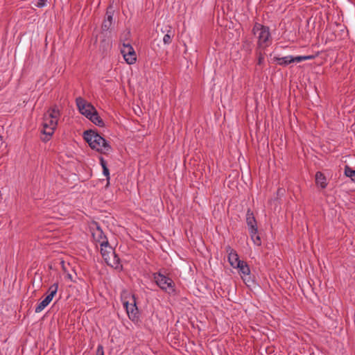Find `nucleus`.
Instances as JSON below:
<instances>
[{"mask_svg": "<svg viewBox=\"0 0 355 355\" xmlns=\"http://www.w3.org/2000/svg\"><path fill=\"white\" fill-rule=\"evenodd\" d=\"M246 223L253 243L256 245L260 246L261 245V240L258 234L257 222L253 212L250 208L248 209L246 212Z\"/></svg>", "mask_w": 355, "mask_h": 355, "instance_id": "obj_1", "label": "nucleus"}, {"mask_svg": "<svg viewBox=\"0 0 355 355\" xmlns=\"http://www.w3.org/2000/svg\"><path fill=\"white\" fill-rule=\"evenodd\" d=\"M153 279L156 284L163 291L168 294L175 293V283L168 277L165 276L161 272L153 273Z\"/></svg>", "mask_w": 355, "mask_h": 355, "instance_id": "obj_2", "label": "nucleus"}, {"mask_svg": "<svg viewBox=\"0 0 355 355\" xmlns=\"http://www.w3.org/2000/svg\"><path fill=\"white\" fill-rule=\"evenodd\" d=\"M101 252L102 257L104 258L108 266L116 270H123V266L121 264V259L111 246H109V251L106 249L101 248Z\"/></svg>", "mask_w": 355, "mask_h": 355, "instance_id": "obj_3", "label": "nucleus"}, {"mask_svg": "<svg viewBox=\"0 0 355 355\" xmlns=\"http://www.w3.org/2000/svg\"><path fill=\"white\" fill-rule=\"evenodd\" d=\"M235 268L239 270V272L241 275L243 282L248 287L255 286L257 284L254 279V276L250 272V269L247 262L241 261Z\"/></svg>", "mask_w": 355, "mask_h": 355, "instance_id": "obj_4", "label": "nucleus"}, {"mask_svg": "<svg viewBox=\"0 0 355 355\" xmlns=\"http://www.w3.org/2000/svg\"><path fill=\"white\" fill-rule=\"evenodd\" d=\"M58 121L53 119L48 118L46 115L43 116V130H42V133L45 136L41 138L42 141L47 142L50 140L56 128Z\"/></svg>", "mask_w": 355, "mask_h": 355, "instance_id": "obj_5", "label": "nucleus"}, {"mask_svg": "<svg viewBox=\"0 0 355 355\" xmlns=\"http://www.w3.org/2000/svg\"><path fill=\"white\" fill-rule=\"evenodd\" d=\"M97 135H101L97 130L89 129L83 132V137L92 149L99 153L101 142V139H98Z\"/></svg>", "mask_w": 355, "mask_h": 355, "instance_id": "obj_6", "label": "nucleus"}, {"mask_svg": "<svg viewBox=\"0 0 355 355\" xmlns=\"http://www.w3.org/2000/svg\"><path fill=\"white\" fill-rule=\"evenodd\" d=\"M58 288V283H54L52 284L48 290V295L46 297L40 302L35 308V312L40 313L43 311L52 301L53 298L55 295Z\"/></svg>", "mask_w": 355, "mask_h": 355, "instance_id": "obj_7", "label": "nucleus"}, {"mask_svg": "<svg viewBox=\"0 0 355 355\" xmlns=\"http://www.w3.org/2000/svg\"><path fill=\"white\" fill-rule=\"evenodd\" d=\"M76 103L80 113L87 118L91 115L93 110H95V107L92 103H88L80 96L76 98Z\"/></svg>", "mask_w": 355, "mask_h": 355, "instance_id": "obj_8", "label": "nucleus"}, {"mask_svg": "<svg viewBox=\"0 0 355 355\" xmlns=\"http://www.w3.org/2000/svg\"><path fill=\"white\" fill-rule=\"evenodd\" d=\"M132 302H124L123 306L126 310L129 318L134 322H138L139 321V317L135 315V313H132L134 310H137L136 299L135 295H132Z\"/></svg>", "mask_w": 355, "mask_h": 355, "instance_id": "obj_9", "label": "nucleus"}, {"mask_svg": "<svg viewBox=\"0 0 355 355\" xmlns=\"http://www.w3.org/2000/svg\"><path fill=\"white\" fill-rule=\"evenodd\" d=\"M226 252L228 253V261L231 266L236 268L242 261L239 259V257L235 250L232 248L230 245L226 247Z\"/></svg>", "mask_w": 355, "mask_h": 355, "instance_id": "obj_10", "label": "nucleus"}, {"mask_svg": "<svg viewBox=\"0 0 355 355\" xmlns=\"http://www.w3.org/2000/svg\"><path fill=\"white\" fill-rule=\"evenodd\" d=\"M161 31L162 33H165L163 37L164 44H170L175 36V31L173 30V27L170 25H167L164 27V28H162Z\"/></svg>", "mask_w": 355, "mask_h": 355, "instance_id": "obj_11", "label": "nucleus"}, {"mask_svg": "<svg viewBox=\"0 0 355 355\" xmlns=\"http://www.w3.org/2000/svg\"><path fill=\"white\" fill-rule=\"evenodd\" d=\"M92 236H93L94 240L96 242L100 243L101 248H109V246H110L109 244L108 240L103 232H99V231L98 232H93Z\"/></svg>", "mask_w": 355, "mask_h": 355, "instance_id": "obj_12", "label": "nucleus"}, {"mask_svg": "<svg viewBox=\"0 0 355 355\" xmlns=\"http://www.w3.org/2000/svg\"><path fill=\"white\" fill-rule=\"evenodd\" d=\"M270 37V29L268 26H265L259 32L258 36L259 45H261L263 43H266Z\"/></svg>", "mask_w": 355, "mask_h": 355, "instance_id": "obj_13", "label": "nucleus"}, {"mask_svg": "<svg viewBox=\"0 0 355 355\" xmlns=\"http://www.w3.org/2000/svg\"><path fill=\"white\" fill-rule=\"evenodd\" d=\"M89 119L94 124L98 127H104L105 123L103 120L99 116L96 109L95 108V110H93V112L91 114V115L87 118Z\"/></svg>", "mask_w": 355, "mask_h": 355, "instance_id": "obj_14", "label": "nucleus"}, {"mask_svg": "<svg viewBox=\"0 0 355 355\" xmlns=\"http://www.w3.org/2000/svg\"><path fill=\"white\" fill-rule=\"evenodd\" d=\"M98 139H101V148H99V153L101 154H107L108 152L112 150V147L110 143L103 138L101 135H97Z\"/></svg>", "mask_w": 355, "mask_h": 355, "instance_id": "obj_15", "label": "nucleus"}, {"mask_svg": "<svg viewBox=\"0 0 355 355\" xmlns=\"http://www.w3.org/2000/svg\"><path fill=\"white\" fill-rule=\"evenodd\" d=\"M44 115H46L48 118L53 119L58 121L60 116V111L56 105L49 108L47 112Z\"/></svg>", "mask_w": 355, "mask_h": 355, "instance_id": "obj_16", "label": "nucleus"}, {"mask_svg": "<svg viewBox=\"0 0 355 355\" xmlns=\"http://www.w3.org/2000/svg\"><path fill=\"white\" fill-rule=\"evenodd\" d=\"M315 183L317 185H319L322 189H325L327 186L326 177L320 171H318L315 173Z\"/></svg>", "mask_w": 355, "mask_h": 355, "instance_id": "obj_17", "label": "nucleus"}, {"mask_svg": "<svg viewBox=\"0 0 355 355\" xmlns=\"http://www.w3.org/2000/svg\"><path fill=\"white\" fill-rule=\"evenodd\" d=\"M273 60L277 61L278 64L283 67H286L289 64L294 62L293 55H288L282 58L274 57Z\"/></svg>", "mask_w": 355, "mask_h": 355, "instance_id": "obj_18", "label": "nucleus"}, {"mask_svg": "<svg viewBox=\"0 0 355 355\" xmlns=\"http://www.w3.org/2000/svg\"><path fill=\"white\" fill-rule=\"evenodd\" d=\"M123 58L128 64H134L137 60V55L134 49L132 48L130 51H127Z\"/></svg>", "mask_w": 355, "mask_h": 355, "instance_id": "obj_19", "label": "nucleus"}, {"mask_svg": "<svg viewBox=\"0 0 355 355\" xmlns=\"http://www.w3.org/2000/svg\"><path fill=\"white\" fill-rule=\"evenodd\" d=\"M114 9L112 5H110L106 10V13L104 19L110 22H113Z\"/></svg>", "mask_w": 355, "mask_h": 355, "instance_id": "obj_20", "label": "nucleus"}, {"mask_svg": "<svg viewBox=\"0 0 355 355\" xmlns=\"http://www.w3.org/2000/svg\"><path fill=\"white\" fill-rule=\"evenodd\" d=\"M344 173L347 177L350 178L351 180L354 182H355V170L354 169H352L350 166H349L348 165H346L345 166Z\"/></svg>", "mask_w": 355, "mask_h": 355, "instance_id": "obj_21", "label": "nucleus"}, {"mask_svg": "<svg viewBox=\"0 0 355 355\" xmlns=\"http://www.w3.org/2000/svg\"><path fill=\"white\" fill-rule=\"evenodd\" d=\"M112 24V22L103 19L101 25V34L104 35V32L108 31L110 29Z\"/></svg>", "mask_w": 355, "mask_h": 355, "instance_id": "obj_22", "label": "nucleus"}, {"mask_svg": "<svg viewBox=\"0 0 355 355\" xmlns=\"http://www.w3.org/2000/svg\"><path fill=\"white\" fill-rule=\"evenodd\" d=\"M242 47L244 51H245L248 53H250L252 51V42L247 40L243 41Z\"/></svg>", "mask_w": 355, "mask_h": 355, "instance_id": "obj_23", "label": "nucleus"}, {"mask_svg": "<svg viewBox=\"0 0 355 355\" xmlns=\"http://www.w3.org/2000/svg\"><path fill=\"white\" fill-rule=\"evenodd\" d=\"M109 46V41L106 38V35H103V38L101 40L100 42V48L102 49L103 51H106L107 49Z\"/></svg>", "mask_w": 355, "mask_h": 355, "instance_id": "obj_24", "label": "nucleus"}, {"mask_svg": "<svg viewBox=\"0 0 355 355\" xmlns=\"http://www.w3.org/2000/svg\"><path fill=\"white\" fill-rule=\"evenodd\" d=\"M132 46L130 43H123V48L121 49V53L123 56L126 53L127 51H130L132 49Z\"/></svg>", "mask_w": 355, "mask_h": 355, "instance_id": "obj_25", "label": "nucleus"}, {"mask_svg": "<svg viewBox=\"0 0 355 355\" xmlns=\"http://www.w3.org/2000/svg\"><path fill=\"white\" fill-rule=\"evenodd\" d=\"M102 168H103V173L106 177L107 184L105 185V187L107 188L110 185V170L107 166Z\"/></svg>", "mask_w": 355, "mask_h": 355, "instance_id": "obj_26", "label": "nucleus"}, {"mask_svg": "<svg viewBox=\"0 0 355 355\" xmlns=\"http://www.w3.org/2000/svg\"><path fill=\"white\" fill-rule=\"evenodd\" d=\"M265 26L259 24V23H257L256 22L254 25V27L252 28V33L254 35H256L257 32V31H259L264 27Z\"/></svg>", "mask_w": 355, "mask_h": 355, "instance_id": "obj_27", "label": "nucleus"}, {"mask_svg": "<svg viewBox=\"0 0 355 355\" xmlns=\"http://www.w3.org/2000/svg\"><path fill=\"white\" fill-rule=\"evenodd\" d=\"M258 58H257V64L261 65L264 61V55L261 52L257 53Z\"/></svg>", "mask_w": 355, "mask_h": 355, "instance_id": "obj_28", "label": "nucleus"}, {"mask_svg": "<svg viewBox=\"0 0 355 355\" xmlns=\"http://www.w3.org/2000/svg\"><path fill=\"white\" fill-rule=\"evenodd\" d=\"M47 0H37L35 6L37 8H43L46 5Z\"/></svg>", "mask_w": 355, "mask_h": 355, "instance_id": "obj_29", "label": "nucleus"}, {"mask_svg": "<svg viewBox=\"0 0 355 355\" xmlns=\"http://www.w3.org/2000/svg\"><path fill=\"white\" fill-rule=\"evenodd\" d=\"M293 60H294V62H302V61H304L305 60V57L304 55H298V56H293Z\"/></svg>", "mask_w": 355, "mask_h": 355, "instance_id": "obj_30", "label": "nucleus"}, {"mask_svg": "<svg viewBox=\"0 0 355 355\" xmlns=\"http://www.w3.org/2000/svg\"><path fill=\"white\" fill-rule=\"evenodd\" d=\"M96 355H104L103 347L102 345H98Z\"/></svg>", "mask_w": 355, "mask_h": 355, "instance_id": "obj_31", "label": "nucleus"}, {"mask_svg": "<svg viewBox=\"0 0 355 355\" xmlns=\"http://www.w3.org/2000/svg\"><path fill=\"white\" fill-rule=\"evenodd\" d=\"M41 281H42V277H41L39 276L37 279H36V277L35 276L34 278L32 280L33 286H35V284L37 283V287H39L40 283Z\"/></svg>", "mask_w": 355, "mask_h": 355, "instance_id": "obj_32", "label": "nucleus"}, {"mask_svg": "<svg viewBox=\"0 0 355 355\" xmlns=\"http://www.w3.org/2000/svg\"><path fill=\"white\" fill-rule=\"evenodd\" d=\"M319 55V52H317L314 55H304L305 57V60H314L315 58H317Z\"/></svg>", "mask_w": 355, "mask_h": 355, "instance_id": "obj_33", "label": "nucleus"}, {"mask_svg": "<svg viewBox=\"0 0 355 355\" xmlns=\"http://www.w3.org/2000/svg\"><path fill=\"white\" fill-rule=\"evenodd\" d=\"M99 161L102 168L107 166V162L104 159V158L102 156L99 157Z\"/></svg>", "mask_w": 355, "mask_h": 355, "instance_id": "obj_34", "label": "nucleus"}, {"mask_svg": "<svg viewBox=\"0 0 355 355\" xmlns=\"http://www.w3.org/2000/svg\"><path fill=\"white\" fill-rule=\"evenodd\" d=\"M93 225L95 226L96 230L94 232H103L101 227H100L99 224L96 222H94Z\"/></svg>", "mask_w": 355, "mask_h": 355, "instance_id": "obj_35", "label": "nucleus"}, {"mask_svg": "<svg viewBox=\"0 0 355 355\" xmlns=\"http://www.w3.org/2000/svg\"><path fill=\"white\" fill-rule=\"evenodd\" d=\"M284 192V189H282V188H279L277 189V195H279V194H283Z\"/></svg>", "mask_w": 355, "mask_h": 355, "instance_id": "obj_36", "label": "nucleus"}, {"mask_svg": "<svg viewBox=\"0 0 355 355\" xmlns=\"http://www.w3.org/2000/svg\"><path fill=\"white\" fill-rule=\"evenodd\" d=\"M132 313H135V315H137L138 317L140 318V314H139V309L137 307V310H134L132 311Z\"/></svg>", "mask_w": 355, "mask_h": 355, "instance_id": "obj_37", "label": "nucleus"}, {"mask_svg": "<svg viewBox=\"0 0 355 355\" xmlns=\"http://www.w3.org/2000/svg\"><path fill=\"white\" fill-rule=\"evenodd\" d=\"M67 278L69 279L71 282H76V280L73 279L72 275L71 274H67Z\"/></svg>", "mask_w": 355, "mask_h": 355, "instance_id": "obj_38", "label": "nucleus"}, {"mask_svg": "<svg viewBox=\"0 0 355 355\" xmlns=\"http://www.w3.org/2000/svg\"><path fill=\"white\" fill-rule=\"evenodd\" d=\"M2 139H3V137L1 136H0V143H1V145L2 144Z\"/></svg>", "mask_w": 355, "mask_h": 355, "instance_id": "obj_39", "label": "nucleus"}, {"mask_svg": "<svg viewBox=\"0 0 355 355\" xmlns=\"http://www.w3.org/2000/svg\"><path fill=\"white\" fill-rule=\"evenodd\" d=\"M97 40H98V36L96 37V39H95V42H97Z\"/></svg>", "mask_w": 355, "mask_h": 355, "instance_id": "obj_40", "label": "nucleus"}]
</instances>
